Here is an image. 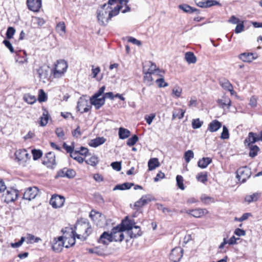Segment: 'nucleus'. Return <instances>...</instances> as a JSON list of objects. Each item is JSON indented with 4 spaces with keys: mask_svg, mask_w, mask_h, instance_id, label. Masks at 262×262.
<instances>
[{
    "mask_svg": "<svg viewBox=\"0 0 262 262\" xmlns=\"http://www.w3.org/2000/svg\"><path fill=\"white\" fill-rule=\"evenodd\" d=\"M201 202L205 204L208 205L215 202L214 199L211 196H208L205 194H202L200 198Z\"/></svg>",
    "mask_w": 262,
    "mask_h": 262,
    "instance_id": "32",
    "label": "nucleus"
},
{
    "mask_svg": "<svg viewBox=\"0 0 262 262\" xmlns=\"http://www.w3.org/2000/svg\"><path fill=\"white\" fill-rule=\"evenodd\" d=\"M121 6H115L114 9L107 6L106 4L101 6L97 11V17L100 25L105 26L114 16L117 15L121 9Z\"/></svg>",
    "mask_w": 262,
    "mask_h": 262,
    "instance_id": "1",
    "label": "nucleus"
},
{
    "mask_svg": "<svg viewBox=\"0 0 262 262\" xmlns=\"http://www.w3.org/2000/svg\"><path fill=\"white\" fill-rule=\"evenodd\" d=\"M26 239L27 244L38 243L39 241H41L39 237H35L34 235L31 234H28L27 235Z\"/></svg>",
    "mask_w": 262,
    "mask_h": 262,
    "instance_id": "41",
    "label": "nucleus"
},
{
    "mask_svg": "<svg viewBox=\"0 0 262 262\" xmlns=\"http://www.w3.org/2000/svg\"><path fill=\"white\" fill-rule=\"evenodd\" d=\"M35 74L40 80H45L48 77V70L43 67H40L37 70Z\"/></svg>",
    "mask_w": 262,
    "mask_h": 262,
    "instance_id": "23",
    "label": "nucleus"
},
{
    "mask_svg": "<svg viewBox=\"0 0 262 262\" xmlns=\"http://www.w3.org/2000/svg\"><path fill=\"white\" fill-rule=\"evenodd\" d=\"M185 212L188 214L196 218L201 217L203 215L207 214L208 212L207 209L200 208L195 209H189L188 210H186Z\"/></svg>",
    "mask_w": 262,
    "mask_h": 262,
    "instance_id": "12",
    "label": "nucleus"
},
{
    "mask_svg": "<svg viewBox=\"0 0 262 262\" xmlns=\"http://www.w3.org/2000/svg\"><path fill=\"white\" fill-rule=\"evenodd\" d=\"M251 174V169L247 166L240 167L236 171V178L241 183L245 182Z\"/></svg>",
    "mask_w": 262,
    "mask_h": 262,
    "instance_id": "2",
    "label": "nucleus"
},
{
    "mask_svg": "<svg viewBox=\"0 0 262 262\" xmlns=\"http://www.w3.org/2000/svg\"><path fill=\"white\" fill-rule=\"evenodd\" d=\"M250 148L249 156L254 158L257 156L259 151V148L257 145H251L248 146Z\"/></svg>",
    "mask_w": 262,
    "mask_h": 262,
    "instance_id": "38",
    "label": "nucleus"
},
{
    "mask_svg": "<svg viewBox=\"0 0 262 262\" xmlns=\"http://www.w3.org/2000/svg\"><path fill=\"white\" fill-rule=\"evenodd\" d=\"M111 234L112 236V241L122 242L124 238L123 231L117 226L112 229Z\"/></svg>",
    "mask_w": 262,
    "mask_h": 262,
    "instance_id": "5",
    "label": "nucleus"
},
{
    "mask_svg": "<svg viewBox=\"0 0 262 262\" xmlns=\"http://www.w3.org/2000/svg\"><path fill=\"white\" fill-rule=\"evenodd\" d=\"M178 7L186 13H192L195 12L196 14L200 13V10L199 9L193 8L187 4L180 5Z\"/></svg>",
    "mask_w": 262,
    "mask_h": 262,
    "instance_id": "21",
    "label": "nucleus"
},
{
    "mask_svg": "<svg viewBox=\"0 0 262 262\" xmlns=\"http://www.w3.org/2000/svg\"><path fill=\"white\" fill-rule=\"evenodd\" d=\"M27 5L29 10L37 12L41 6V0H27Z\"/></svg>",
    "mask_w": 262,
    "mask_h": 262,
    "instance_id": "15",
    "label": "nucleus"
},
{
    "mask_svg": "<svg viewBox=\"0 0 262 262\" xmlns=\"http://www.w3.org/2000/svg\"><path fill=\"white\" fill-rule=\"evenodd\" d=\"M222 127V123L216 120H213L211 122L208 127V130L210 132H216Z\"/></svg>",
    "mask_w": 262,
    "mask_h": 262,
    "instance_id": "22",
    "label": "nucleus"
},
{
    "mask_svg": "<svg viewBox=\"0 0 262 262\" xmlns=\"http://www.w3.org/2000/svg\"><path fill=\"white\" fill-rule=\"evenodd\" d=\"M70 156L71 158L78 161L79 163H82L84 161L83 158L80 156L78 151H75L73 153H71V155Z\"/></svg>",
    "mask_w": 262,
    "mask_h": 262,
    "instance_id": "45",
    "label": "nucleus"
},
{
    "mask_svg": "<svg viewBox=\"0 0 262 262\" xmlns=\"http://www.w3.org/2000/svg\"><path fill=\"white\" fill-rule=\"evenodd\" d=\"M203 124V121H201L200 119H194L192 120V127L193 129L200 128Z\"/></svg>",
    "mask_w": 262,
    "mask_h": 262,
    "instance_id": "43",
    "label": "nucleus"
},
{
    "mask_svg": "<svg viewBox=\"0 0 262 262\" xmlns=\"http://www.w3.org/2000/svg\"><path fill=\"white\" fill-rule=\"evenodd\" d=\"M134 184L133 183H123L122 184H119V185H116L114 188V190H126V189H128L129 188H131V187Z\"/></svg>",
    "mask_w": 262,
    "mask_h": 262,
    "instance_id": "36",
    "label": "nucleus"
},
{
    "mask_svg": "<svg viewBox=\"0 0 262 262\" xmlns=\"http://www.w3.org/2000/svg\"><path fill=\"white\" fill-rule=\"evenodd\" d=\"M133 229V230H130L128 231V233L129 234L130 238H136L141 235L142 232L139 226H134Z\"/></svg>",
    "mask_w": 262,
    "mask_h": 262,
    "instance_id": "27",
    "label": "nucleus"
},
{
    "mask_svg": "<svg viewBox=\"0 0 262 262\" xmlns=\"http://www.w3.org/2000/svg\"><path fill=\"white\" fill-rule=\"evenodd\" d=\"M185 111L181 108L176 110L172 113V119L177 118L181 119L184 117Z\"/></svg>",
    "mask_w": 262,
    "mask_h": 262,
    "instance_id": "35",
    "label": "nucleus"
},
{
    "mask_svg": "<svg viewBox=\"0 0 262 262\" xmlns=\"http://www.w3.org/2000/svg\"><path fill=\"white\" fill-rule=\"evenodd\" d=\"M112 168L117 171H120L121 169V163L119 162H114L111 163Z\"/></svg>",
    "mask_w": 262,
    "mask_h": 262,
    "instance_id": "64",
    "label": "nucleus"
},
{
    "mask_svg": "<svg viewBox=\"0 0 262 262\" xmlns=\"http://www.w3.org/2000/svg\"><path fill=\"white\" fill-rule=\"evenodd\" d=\"M39 192V190L36 187H31L28 188L25 191L23 198L28 200H31L34 199Z\"/></svg>",
    "mask_w": 262,
    "mask_h": 262,
    "instance_id": "7",
    "label": "nucleus"
},
{
    "mask_svg": "<svg viewBox=\"0 0 262 262\" xmlns=\"http://www.w3.org/2000/svg\"><path fill=\"white\" fill-rule=\"evenodd\" d=\"M238 57L244 62H251L257 58V55L255 53L245 52L239 54Z\"/></svg>",
    "mask_w": 262,
    "mask_h": 262,
    "instance_id": "17",
    "label": "nucleus"
},
{
    "mask_svg": "<svg viewBox=\"0 0 262 262\" xmlns=\"http://www.w3.org/2000/svg\"><path fill=\"white\" fill-rule=\"evenodd\" d=\"M40 125L45 126L48 122L49 117L47 114L43 113L42 116L40 118Z\"/></svg>",
    "mask_w": 262,
    "mask_h": 262,
    "instance_id": "54",
    "label": "nucleus"
},
{
    "mask_svg": "<svg viewBox=\"0 0 262 262\" xmlns=\"http://www.w3.org/2000/svg\"><path fill=\"white\" fill-rule=\"evenodd\" d=\"M229 138V131L227 127L224 125L223 127V132L221 135V138L222 139H228Z\"/></svg>",
    "mask_w": 262,
    "mask_h": 262,
    "instance_id": "55",
    "label": "nucleus"
},
{
    "mask_svg": "<svg viewBox=\"0 0 262 262\" xmlns=\"http://www.w3.org/2000/svg\"><path fill=\"white\" fill-rule=\"evenodd\" d=\"M182 92V89L179 86H175L172 91V94L175 96L177 98H179L181 96Z\"/></svg>",
    "mask_w": 262,
    "mask_h": 262,
    "instance_id": "51",
    "label": "nucleus"
},
{
    "mask_svg": "<svg viewBox=\"0 0 262 262\" xmlns=\"http://www.w3.org/2000/svg\"><path fill=\"white\" fill-rule=\"evenodd\" d=\"M32 154L33 155V158L34 160L39 159L42 155L41 150L39 149L32 150Z\"/></svg>",
    "mask_w": 262,
    "mask_h": 262,
    "instance_id": "50",
    "label": "nucleus"
},
{
    "mask_svg": "<svg viewBox=\"0 0 262 262\" xmlns=\"http://www.w3.org/2000/svg\"><path fill=\"white\" fill-rule=\"evenodd\" d=\"M87 104H88L87 100H85L84 99H82V98H80L77 103V110L78 111H81L84 107V106L87 105Z\"/></svg>",
    "mask_w": 262,
    "mask_h": 262,
    "instance_id": "42",
    "label": "nucleus"
},
{
    "mask_svg": "<svg viewBox=\"0 0 262 262\" xmlns=\"http://www.w3.org/2000/svg\"><path fill=\"white\" fill-rule=\"evenodd\" d=\"M92 76L93 78H96L98 74L100 72V68L99 67H95L92 66Z\"/></svg>",
    "mask_w": 262,
    "mask_h": 262,
    "instance_id": "60",
    "label": "nucleus"
},
{
    "mask_svg": "<svg viewBox=\"0 0 262 262\" xmlns=\"http://www.w3.org/2000/svg\"><path fill=\"white\" fill-rule=\"evenodd\" d=\"M196 178L198 181L205 183L207 181V173L206 172L199 173L196 175Z\"/></svg>",
    "mask_w": 262,
    "mask_h": 262,
    "instance_id": "40",
    "label": "nucleus"
},
{
    "mask_svg": "<svg viewBox=\"0 0 262 262\" xmlns=\"http://www.w3.org/2000/svg\"><path fill=\"white\" fill-rule=\"evenodd\" d=\"M185 59L189 63H195L196 62V58L194 53L191 52H187L185 54Z\"/></svg>",
    "mask_w": 262,
    "mask_h": 262,
    "instance_id": "29",
    "label": "nucleus"
},
{
    "mask_svg": "<svg viewBox=\"0 0 262 262\" xmlns=\"http://www.w3.org/2000/svg\"><path fill=\"white\" fill-rule=\"evenodd\" d=\"M106 141L104 137H97L92 139L89 143V145L93 147H97L98 146L103 144Z\"/></svg>",
    "mask_w": 262,
    "mask_h": 262,
    "instance_id": "24",
    "label": "nucleus"
},
{
    "mask_svg": "<svg viewBox=\"0 0 262 262\" xmlns=\"http://www.w3.org/2000/svg\"><path fill=\"white\" fill-rule=\"evenodd\" d=\"M144 71V70L143 71ZM144 81L145 82H147V84L151 85V82L153 80L151 75L152 73H148L147 72H144Z\"/></svg>",
    "mask_w": 262,
    "mask_h": 262,
    "instance_id": "46",
    "label": "nucleus"
},
{
    "mask_svg": "<svg viewBox=\"0 0 262 262\" xmlns=\"http://www.w3.org/2000/svg\"><path fill=\"white\" fill-rule=\"evenodd\" d=\"M194 157V153L191 150L186 151L184 154V158L186 163H188Z\"/></svg>",
    "mask_w": 262,
    "mask_h": 262,
    "instance_id": "47",
    "label": "nucleus"
},
{
    "mask_svg": "<svg viewBox=\"0 0 262 262\" xmlns=\"http://www.w3.org/2000/svg\"><path fill=\"white\" fill-rule=\"evenodd\" d=\"M55 133L58 138L60 139H63L64 136V133L62 127L57 128L55 130Z\"/></svg>",
    "mask_w": 262,
    "mask_h": 262,
    "instance_id": "59",
    "label": "nucleus"
},
{
    "mask_svg": "<svg viewBox=\"0 0 262 262\" xmlns=\"http://www.w3.org/2000/svg\"><path fill=\"white\" fill-rule=\"evenodd\" d=\"M64 198L59 195H54L50 199V203L54 208L62 207L64 202Z\"/></svg>",
    "mask_w": 262,
    "mask_h": 262,
    "instance_id": "8",
    "label": "nucleus"
},
{
    "mask_svg": "<svg viewBox=\"0 0 262 262\" xmlns=\"http://www.w3.org/2000/svg\"><path fill=\"white\" fill-rule=\"evenodd\" d=\"M138 140V136L135 135L127 140L126 144L128 146H133L136 143Z\"/></svg>",
    "mask_w": 262,
    "mask_h": 262,
    "instance_id": "52",
    "label": "nucleus"
},
{
    "mask_svg": "<svg viewBox=\"0 0 262 262\" xmlns=\"http://www.w3.org/2000/svg\"><path fill=\"white\" fill-rule=\"evenodd\" d=\"M177 185L178 187L181 190L185 189V186L183 184V178L180 175H178L176 177Z\"/></svg>",
    "mask_w": 262,
    "mask_h": 262,
    "instance_id": "44",
    "label": "nucleus"
},
{
    "mask_svg": "<svg viewBox=\"0 0 262 262\" xmlns=\"http://www.w3.org/2000/svg\"><path fill=\"white\" fill-rule=\"evenodd\" d=\"M15 32V30L13 27H9L8 28L6 32V37L7 39H11L12 38L13 35Z\"/></svg>",
    "mask_w": 262,
    "mask_h": 262,
    "instance_id": "56",
    "label": "nucleus"
},
{
    "mask_svg": "<svg viewBox=\"0 0 262 262\" xmlns=\"http://www.w3.org/2000/svg\"><path fill=\"white\" fill-rule=\"evenodd\" d=\"M154 200V197L151 194L144 195L139 200L135 202L134 206L135 207L140 208Z\"/></svg>",
    "mask_w": 262,
    "mask_h": 262,
    "instance_id": "9",
    "label": "nucleus"
},
{
    "mask_svg": "<svg viewBox=\"0 0 262 262\" xmlns=\"http://www.w3.org/2000/svg\"><path fill=\"white\" fill-rule=\"evenodd\" d=\"M23 99L24 101L29 104H32L36 101V98L35 96L31 95L30 94H25L24 95Z\"/></svg>",
    "mask_w": 262,
    "mask_h": 262,
    "instance_id": "33",
    "label": "nucleus"
},
{
    "mask_svg": "<svg viewBox=\"0 0 262 262\" xmlns=\"http://www.w3.org/2000/svg\"><path fill=\"white\" fill-rule=\"evenodd\" d=\"M244 25L243 23H239L237 24V26L235 29V33L236 34L239 33L244 31Z\"/></svg>",
    "mask_w": 262,
    "mask_h": 262,
    "instance_id": "63",
    "label": "nucleus"
},
{
    "mask_svg": "<svg viewBox=\"0 0 262 262\" xmlns=\"http://www.w3.org/2000/svg\"><path fill=\"white\" fill-rule=\"evenodd\" d=\"M85 162L92 166H96L99 162L98 158L96 156H92L85 161Z\"/></svg>",
    "mask_w": 262,
    "mask_h": 262,
    "instance_id": "48",
    "label": "nucleus"
},
{
    "mask_svg": "<svg viewBox=\"0 0 262 262\" xmlns=\"http://www.w3.org/2000/svg\"><path fill=\"white\" fill-rule=\"evenodd\" d=\"M156 206H157V208L158 210H162L164 213H169L171 212V210L169 208L164 207L163 205H162L161 204H159V203L156 204Z\"/></svg>",
    "mask_w": 262,
    "mask_h": 262,
    "instance_id": "61",
    "label": "nucleus"
},
{
    "mask_svg": "<svg viewBox=\"0 0 262 262\" xmlns=\"http://www.w3.org/2000/svg\"><path fill=\"white\" fill-rule=\"evenodd\" d=\"M183 254V249L180 247H176L171 250L169 258L173 262H178L182 258Z\"/></svg>",
    "mask_w": 262,
    "mask_h": 262,
    "instance_id": "6",
    "label": "nucleus"
},
{
    "mask_svg": "<svg viewBox=\"0 0 262 262\" xmlns=\"http://www.w3.org/2000/svg\"><path fill=\"white\" fill-rule=\"evenodd\" d=\"M91 104L94 105L96 109H99L105 103V99L103 96L98 97L95 95L90 99Z\"/></svg>",
    "mask_w": 262,
    "mask_h": 262,
    "instance_id": "16",
    "label": "nucleus"
},
{
    "mask_svg": "<svg viewBox=\"0 0 262 262\" xmlns=\"http://www.w3.org/2000/svg\"><path fill=\"white\" fill-rule=\"evenodd\" d=\"M68 63L64 60L57 61L54 70V75L55 77H61L67 71Z\"/></svg>",
    "mask_w": 262,
    "mask_h": 262,
    "instance_id": "3",
    "label": "nucleus"
},
{
    "mask_svg": "<svg viewBox=\"0 0 262 262\" xmlns=\"http://www.w3.org/2000/svg\"><path fill=\"white\" fill-rule=\"evenodd\" d=\"M64 244V242L62 236L54 238L52 242V249L54 251L59 252L61 251Z\"/></svg>",
    "mask_w": 262,
    "mask_h": 262,
    "instance_id": "11",
    "label": "nucleus"
},
{
    "mask_svg": "<svg viewBox=\"0 0 262 262\" xmlns=\"http://www.w3.org/2000/svg\"><path fill=\"white\" fill-rule=\"evenodd\" d=\"M128 2V0H118V3L120 4V5H117L116 6H121V9L124 5L125 6V9L122 11L123 13H125L126 12H129L130 10V7L127 5Z\"/></svg>",
    "mask_w": 262,
    "mask_h": 262,
    "instance_id": "37",
    "label": "nucleus"
},
{
    "mask_svg": "<svg viewBox=\"0 0 262 262\" xmlns=\"http://www.w3.org/2000/svg\"><path fill=\"white\" fill-rule=\"evenodd\" d=\"M42 164L49 167L55 165L56 160L54 153L52 152H48L42 160Z\"/></svg>",
    "mask_w": 262,
    "mask_h": 262,
    "instance_id": "10",
    "label": "nucleus"
},
{
    "mask_svg": "<svg viewBox=\"0 0 262 262\" xmlns=\"http://www.w3.org/2000/svg\"><path fill=\"white\" fill-rule=\"evenodd\" d=\"M47 100V96L46 93L43 91V90L40 89L39 91V95L38 100L40 102H45Z\"/></svg>",
    "mask_w": 262,
    "mask_h": 262,
    "instance_id": "49",
    "label": "nucleus"
},
{
    "mask_svg": "<svg viewBox=\"0 0 262 262\" xmlns=\"http://www.w3.org/2000/svg\"><path fill=\"white\" fill-rule=\"evenodd\" d=\"M135 223L134 220H129L127 217L122 221L121 224L117 225L121 229L122 231L127 230L129 231L133 228Z\"/></svg>",
    "mask_w": 262,
    "mask_h": 262,
    "instance_id": "14",
    "label": "nucleus"
},
{
    "mask_svg": "<svg viewBox=\"0 0 262 262\" xmlns=\"http://www.w3.org/2000/svg\"><path fill=\"white\" fill-rule=\"evenodd\" d=\"M18 194V192L15 189H11L7 190L6 192L3 194L2 199L7 203L12 202L17 199Z\"/></svg>",
    "mask_w": 262,
    "mask_h": 262,
    "instance_id": "4",
    "label": "nucleus"
},
{
    "mask_svg": "<svg viewBox=\"0 0 262 262\" xmlns=\"http://www.w3.org/2000/svg\"><path fill=\"white\" fill-rule=\"evenodd\" d=\"M112 242V236L111 233L107 232H104L98 239V242L100 244H102L105 245H108L110 243Z\"/></svg>",
    "mask_w": 262,
    "mask_h": 262,
    "instance_id": "19",
    "label": "nucleus"
},
{
    "mask_svg": "<svg viewBox=\"0 0 262 262\" xmlns=\"http://www.w3.org/2000/svg\"><path fill=\"white\" fill-rule=\"evenodd\" d=\"M149 63L150 64L149 68H148L147 70V72L154 74L155 72H158V74L159 75L161 76H162L160 73L164 72H162L161 70H160L159 69H157V66L156 64L152 62H149Z\"/></svg>",
    "mask_w": 262,
    "mask_h": 262,
    "instance_id": "39",
    "label": "nucleus"
},
{
    "mask_svg": "<svg viewBox=\"0 0 262 262\" xmlns=\"http://www.w3.org/2000/svg\"><path fill=\"white\" fill-rule=\"evenodd\" d=\"M56 30L58 32H61L62 33L66 32V26L64 22H59L56 26Z\"/></svg>",
    "mask_w": 262,
    "mask_h": 262,
    "instance_id": "57",
    "label": "nucleus"
},
{
    "mask_svg": "<svg viewBox=\"0 0 262 262\" xmlns=\"http://www.w3.org/2000/svg\"><path fill=\"white\" fill-rule=\"evenodd\" d=\"M156 83L159 88H165L168 85V83L166 82L163 77L157 79Z\"/></svg>",
    "mask_w": 262,
    "mask_h": 262,
    "instance_id": "53",
    "label": "nucleus"
},
{
    "mask_svg": "<svg viewBox=\"0 0 262 262\" xmlns=\"http://www.w3.org/2000/svg\"><path fill=\"white\" fill-rule=\"evenodd\" d=\"M219 105L222 108L227 107L229 108L231 105V100L227 96H223L220 99L217 101Z\"/></svg>",
    "mask_w": 262,
    "mask_h": 262,
    "instance_id": "25",
    "label": "nucleus"
},
{
    "mask_svg": "<svg viewBox=\"0 0 262 262\" xmlns=\"http://www.w3.org/2000/svg\"><path fill=\"white\" fill-rule=\"evenodd\" d=\"M16 159L18 161L26 160L30 158V156L26 149H19L15 152Z\"/></svg>",
    "mask_w": 262,
    "mask_h": 262,
    "instance_id": "20",
    "label": "nucleus"
},
{
    "mask_svg": "<svg viewBox=\"0 0 262 262\" xmlns=\"http://www.w3.org/2000/svg\"><path fill=\"white\" fill-rule=\"evenodd\" d=\"M119 137L121 139H125L129 137L130 135V132L127 129L120 127L119 129Z\"/></svg>",
    "mask_w": 262,
    "mask_h": 262,
    "instance_id": "30",
    "label": "nucleus"
},
{
    "mask_svg": "<svg viewBox=\"0 0 262 262\" xmlns=\"http://www.w3.org/2000/svg\"><path fill=\"white\" fill-rule=\"evenodd\" d=\"M220 84L225 90L230 92L231 94H233L234 92L233 86L229 80L226 79L221 80L220 81Z\"/></svg>",
    "mask_w": 262,
    "mask_h": 262,
    "instance_id": "26",
    "label": "nucleus"
},
{
    "mask_svg": "<svg viewBox=\"0 0 262 262\" xmlns=\"http://www.w3.org/2000/svg\"><path fill=\"white\" fill-rule=\"evenodd\" d=\"M260 196V194L259 193L256 192L251 195H247L245 200L246 202L248 203H250L252 202L256 201Z\"/></svg>",
    "mask_w": 262,
    "mask_h": 262,
    "instance_id": "34",
    "label": "nucleus"
},
{
    "mask_svg": "<svg viewBox=\"0 0 262 262\" xmlns=\"http://www.w3.org/2000/svg\"><path fill=\"white\" fill-rule=\"evenodd\" d=\"M160 166V163L157 158H151L148 162L149 170H152Z\"/></svg>",
    "mask_w": 262,
    "mask_h": 262,
    "instance_id": "31",
    "label": "nucleus"
},
{
    "mask_svg": "<svg viewBox=\"0 0 262 262\" xmlns=\"http://www.w3.org/2000/svg\"><path fill=\"white\" fill-rule=\"evenodd\" d=\"M212 162L211 158L206 157L200 159L198 162V165L201 168H206Z\"/></svg>",
    "mask_w": 262,
    "mask_h": 262,
    "instance_id": "28",
    "label": "nucleus"
},
{
    "mask_svg": "<svg viewBox=\"0 0 262 262\" xmlns=\"http://www.w3.org/2000/svg\"><path fill=\"white\" fill-rule=\"evenodd\" d=\"M25 240V237H21L20 239L16 243H11V246L12 248H16L20 247Z\"/></svg>",
    "mask_w": 262,
    "mask_h": 262,
    "instance_id": "62",
    "label": "nucleus"
},
{
    "mask_svg": "<svg viewBox=\"0 0 262 262\" xmlns=\"http://www.w3.org/2000/svg\"><path fill=\"white\" fill-rule=\"evenodd\" d=\"M205 4L206 8L210 7L215 5H219L220 6H221V4L219 2L215 0H206L205 1Z\"/></svg>",
    "mask_w": 262,
    "mask_h": 262,
    "instance_id": "58",
    "label": "nucleus"
},
{
    "mask_svg": "<svg viewBox=\"0 0 262 262\" xmlns=\"http://www.w3.org/2000/svg\"><path fill=\"white\" fill-rule=\"evenodd\" d=\"M258 141V135L256 133L250 132L248 134V137L245 140L244 143L245 146H250Z\"/></svg>",
    "mask_w": 262,
    "mask_h": 262,
    "instance_id": "18",
    "label": "nucleus"
},
{
    "mask_svg": "<svg viewBox=\"0 0 262 262\" xmlns=\"http://www.w3.org/2000/svg\"><path fill=\"white\" fill-rule=\"evenodd\" d=\"M76 176V171L73 169L64 167L60 170L57 173V177H67L71 179Z\"/></svg>",
    "mask_w": 262,
    "mask_h": 262,
    "instance_id": "13",
    "label": "nucleus"
}]
</instances>
